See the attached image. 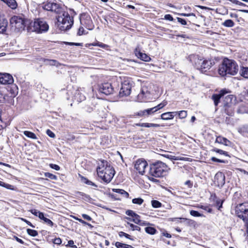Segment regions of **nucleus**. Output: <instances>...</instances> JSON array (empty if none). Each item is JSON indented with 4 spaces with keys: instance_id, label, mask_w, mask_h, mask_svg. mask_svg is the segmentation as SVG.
Instances as JSON below:
<instances>
[{
    "instance_id": "obj_1",
    "label": "nucleus",
    "mask_w": 248,
    "mask_h": 248,
    "mask_svg": "<svg viewBox=\"0 0 248 248\" xmlns=\"http://www.w3.org/2000/svg\"><path fill=\"white\" fill-rule=\"evenodd\" d=\"M44 9L47 11L53 12L58 15L56 16L58 26L61 31L69 30L74 23L73 17L71 16L68 12L64 11L63 8L56 3L48 2L46 3Z\"/></svg>"
},
{
    "instance_id": "obj_8",
    "label": "nucleus",
    "mask_w": 248,
    "mask_h": 248,
    "mask_svg": "<svg viewBox=\"0 0 248 248\" xmlns=\"http://www.w3.org/2000/svg\"><path fill=\"white\" fill-rule=\"evenodd\" d=\"M100 177L105 183H109L115 174V170L113 167L103 169L102 170L98 171L97 173Z\"/></svg>"
},
{
    "instance_id": "obj_51",
    "label": "nucleus",
    "mask_w": 248,
    "mask_h": 248,
    "mask_svg": "<svg viewBox=\"0 0 248 248\" xmlns=\"http://www.w3.org/2000/svg\"><path fill=\"white\" fill-rule=\"evenodd\" d=\"M211 160L214 162H219V163H226L227 162V161L225 160H221V159H218L215 157H212L211 158Z\"/></svg>"
},
{
    "instance_id": "obj_36",
    "label": "nucleus",
    "mask_w": 248,
    "mask_h": 248,
    "mask_svg": "<svg viewBox=\"0 0 248 248\" xmlns=\"http://www.w3.org/2000/svg\"><path fill=\"white\" fill-rule=\"evenodd\" d=\"M140 217L138 214L136 216L133 217L132 221L137 224L141 225V220H140Z\"/></svg>"
},
{
    "instance_id": "obj_55",
    "label": "nucleus",
    "mask_w": 248,
    "mask_h": 248,
    "mask_svg": "<svg viewBox=\"0 0 248 248\" xmlns=\"http://www.w3.org/2000/svg\"><path fill=\"white\" fill-rule=\"evenodd\" d=\"M46 133L47 135L51 138H54L55 137V134L49 129H47Z\"/></svg>"
},
{
    "instance_id": "obj_11",
    "label": "nucleus",
    "mask_w": 248,
    "mask_h": 248,
    "mask_svg": "<svg viewBox=\"0 0 248 248\" xmlns=\"http://www.w3.org/2000/svg\"><path fill=\"white\" fill-rule=\"evenodd\" d=\"M98 91L99 92L107 95L111 94L114 91L113 88L109 83H104L99 86Z\"/></svg>"
},
{
    "instance_id": "obj_7",
    "label": "nucleus",
    "mask_w": 248,
    "mask_h": 248,
    "mask_svg": "<svg viewBox=\"0 0 248 248\" xmlns=\"http://www.w3.org/2000/svg\"><path fill=\"white\" fill-rule=\"evenodd\" d=\"M12 27H14L18 31L24 30L27 25H30V21L28 20H24L22 17L14 16L10 21Z\"/></svg>"
},
{
    "instance_id": "obj_31",
    "label": "nucleus",
    "mask_w": 248,
    "mask_h": 248,
    "mask_svg": "<svg viewBox=\"0 0 248 248\" xmlns=\"http://www.w3.org/2000/svg\"><path fill=\"white\" fill-rule=\"evenodd\" d=\"M24 134L27 137L31 138L32 139H37V137L35 135V134L31 132L28 131H25L24 132Z\"/></svg>"
},
{
    "instance_id": "obj_48",
    "label": "nucleus",
    "mask_w": 248,
    "mask_h": 248,
    "mask_svg": "<svg viewBox=\"0 0 248 248\" xmlns=\"http://www.w3.org/2000/svg\"><path fill=\"white\" fill-rule=\"evenodd\" d=\"M167 104V102L166 101H163V102L161 103L160 104H158L157 106L155 107L154 108H156V111L165 107Z\"/></svg>"
},
{
    "instance_id": "obj_41",
    "label": "nucleus",
    "mask_w": 248,
    "mask_h": 248,
    "mask_svg": "<svg viewBox=\"0 0 248 248\" xmlns=\"http://www.w3.org/2000/svg\"><path fill=\"white\" fill-rule=\"evenodd\" d=\"M213 151L217 153H218L220 155H223L225 156H229V155L227 152L223 151L222 150H221V149H219L215 148L213 149Z\"/></svg>"
},
{
    "instance_id": "obj_56",
    "label": "nucleus",
    "mask_w": 248,
    "mask_h": 248,
    "mask_svg": "<svg viewBox=\"0 0 248 248\" xmlns=\"http://www.w3.org/2000/svg\"><path fill=\"white\" fill-rule=\"evenodd\" d=\"M53 243L56 245H60L62 243V240L60 238H56L53 239Z\"/></svg>"
},
{
    "instance_id": "obj_9",
    "label": "nucleus",
    "mask_w": 248,
    "mask_h": 248,
    "mask_svg": "<svg viewBox=\"0 0 248 248\" xmlns=\"http://www.w3.org/2000/svg\"><path fill=\"white\" fill-rule=\"evenodd\" d=\"M14 79L11 75L6 73H0V83L2 84H12L13 88H17L15 84H13Z\"/></svg>"
},
{
    "instance_id": "obj_30",
    "label": "nucleus",
    "mask_w": 248,
    "mask_h": 248,
    "mask_svg": "<svg viewBox=\"0 0 248 248\" xmlns=\"http://www.w3.org/2000/svg\"><path fill=\"white\" fill-rule=\"evenodd\" d=\"M146 232L150 234H155L156 232V229L152 227H147L145 228Z\"/></svg>"
},
{
    "instance_id": "obj_12",
    "label": "nucleus",
    "mask_w": 248,
    "mask_h": 248,
    "mask_svg": "<svg viewBox=\"0 0 248 248\" xmlns=\"http://www.w3.org/2000/svg\"><path fill=\"white\" fill-rule=\"evenodd\" d=\"M147 165L148 164L145 160L139 159L135 164V168L140 174L143 175Z\"/></svg>"
},
{
    "instance_id": "obj_46",
    "label": "nucleus",
    "mask_w": 248,
    "mask_h": 248,
    "mask_svg": "<svg viewBox=\"0 0 248 248\" xmlns=\"http://www.w3.org/2000/svg\"><path fill=\"white\" fill-rule=\"evenodd\" d=\"M92 46H98L103 48H107L108 47V46L106 44H103L102 43L98 42L97 43H93L92 44Z\"/></svg>"
},
{
    "instance_id": "obj_14",
    "label": "nucleus",
    "mask_w": 248,
    "mask_h": 248,
    "mask_svg": "<svg viewBox=\"0 0 248 248\" xmlns=\"http://www.w3.org/2000/svg\"><path fill=\"white\" fill-rule=\"evenodd\" d=\"M215 183L218 187H222L225 182V177L221 172L217 173L214 177Z\"/></svg>"
},
{
    "instance_id": "obj_62",
    "label": "nucleus",
    "mask_w": 248,
    "mask_h": 248,
    "mask_svg": "<svg viewBox=\"0 0 248 248\" xmlns=\"http://www.w3.org/2000/svg\"><path fill=\"white\" fill-rule=\"evenodd\" d=\"M65 44L70 46H82V44L79 43L65 42Z\"/></svg>"
},
{
    "instance_id": "obj_38",
    "label": "nucleus",
    "mask_w": 248,
    "mask_h": 248,
    "mask_svg": "<svg viewBox=\"0 0 248 248\" xmlns=\"http://www.w3.org/2000/svg\"><path fill=\"white\" fill-rule=\"evenodd\" d=\"M146 94H150V92L147 90V88L146 87H142L140 93L138 95L139 97L142 95H146Z\"/></svg>"
},
{
    "instance_id": "obj_19",
    "label": "nucleus",
    "mask_w": 248,
    "mask_h": 248,
    "mask_svg": "<svg viewBox=\"0 0 248 248\" xmlns=\"http://www.w3.org/2000/svg\"><path fill=\"white\" fill-rule=\"evenodd\" d=\"M216 142L224 144L226 146H230L231 142L225 138L218 136L216 138Z\"/></svg>"
},
{
    "instance_id": "obj_4",
    "label": "nucleus",
    "mask_w": 248,
    "mask_h": 248,
    "mask_svg": "<svg viewBox=\"0 0 248 248\" xmlns=\"http://www.w3.org/2000/svg\"><path fill=\"white\" fill-rule=\"evenodd\" d=\"M49 26L47 23L42 19H37L34 22H30V25L27 27L28 31L36 32L41 33L48 31Z\"/></svg>"
},
{
    "instance_id": "obj_54",
    "label": "nucleus",
    "mask_w": 248,
    "mask_h": 248,
    "mask_svg": "<svg viewBox=\"0 0 248 248\" xmlns=\"http://www.w3.org/2000/svg\"><path fill=\"white\" fill-rule=\"evenodd\" d=\"M223 201L217 199L216 201V205L218 207V209L219 210L222 207Z\"/></svg>"
},
{
    "instance_id": "obj_64",
    "label": "nucleus",
    "mask_w": 248,
    "mask_h": 248,
    "mask_svg": "<svg viewBox=\"0 0 248 248\" xmlns=\"http://www.w3.org/2000/svg\"><path fill=\"white\" fill-rule=\"evenodd\" d=\"M84 31V30L82 27H79V28L78 29V35H82L83 34Z\"/></svg>"
},
{
    "instance_id": "obj_43",
    "label": "nucleus",
    "mask_w": 248,
    "mask_h": 248,
    "mask_svg": "<svg viewBox=\"0 0 248 248\" xmlns=\"http://www.w3.org/2000/svg\"><path fill=\"white\" fill-rule=\"evenodd\" d=\"M237 112L238 113L243 114L247 113V111L246 110L245 106L242 105L239 106V108L237 110Z\"/></svg>"
},
{
    "instance_id": "obj_22",
    "label": "nucleus",
    "mask_w": 248,
    "mask_h": 248,
    "mask_svg": "<svg viewBox=\"0 0 248 248\" xmlns=\"http://www.w3.org/2000/svg\"><path fill=\"white\" fill-rule=\"evenodd\" d=\"M39 218L43 220L48 226L51 227L54 226V223L49 219L45 217L44 214H40Z\"/></svg>"
},
{
    "instance_id": "obj_35",
    "label": "nucleus",
    "mask_w": 248,
    "mask_h": 248,
    "mask_svg": "<svg viewBox=\"0 0 248 248\" xmlns=\"http://www.w3.org/2000/svg\"><path fill=\"white\" fill-rule=\"evenodd\" d=\"M151 204L154 208H159L162 205V203L157 200H152L151 201Z\"/></svg>"
},
{
    "instance_id": "obj_34",
    "label": "nucleus",
    "mask_w": 248,
    "mask_h": 248,
    "mask_svg": "<svg viewBox=\"0 0 248 248\" xmlns=\"http://www.w3.org/2000/svg\"><path fill=\"white\" fill-rule=\"evenodd\" d=\"M7 5L11 7L12 9H14L16 8L17 4L15 0H9Z\"/></svg>"
},
{
    "instance_id": "obj_32",
    "label": "nucleus",
    "mask_w": 248,
    "mask_h": 248,
    "mask_svg": "<svg viewBox=\"0 0 248 248\" xmlns=\"http://www.w3.org/2000/svg\"><path fill=\"white\" fill-rule=\"evenodd\" d=\"M135 116L140 117H147V115L146 114V109L143 110H140L139 112H137L135 113Z\"/></svg>"
},
{
    "instance_id": "obj_21",
    "label": "nucleus",
    "mask_w": 248,
    "mask_h": 248,
    "mask_svg": "<svg viewBox=\"0 0 248 248\" xmlns=\"http://www.w3.org/2000/svg\"><path fill=\"white\" fill-rule=\"evenodd\" d=\"M224 112L228 116H232L234 114L233 106H224Z\"/></svg>"
},
{
    "instance_id": "obj_28",
    "label": "nucleus",
    "mask_w": 248,
    "mask_h": 248,
    "mask_svg": "<svg viewBox=\"0 0 248 248\" xmlns=\"http://www.w3.org/2000/svg\"><path fill=\"white\" fill-rule=\"evenodd\" d=\"M222 25L226 27H232L234 25V23L231 19L226 20L223 23Z\"/></svg>"
},
{
    "instance_id": "obj_50",
    "label": "nucleus",
    "mask_w": 248,
    "mask_h": 248,
    "mask_svg": "<svg viewBox=\"0 0 248 248\" xmlns=\"http://www.w3.org/2000/svg\"><path fill=\"white\" fill-rule=\"evenodd\" d=\"M125 214L126 215L132 217H135L137 215L133 211L130 210H127Z\"/></svg>"
},
{
    "instance_id": "obj_5",
    "label": "nucleus",
    "mask_w": 248,
    "mask_h": 248,
    "mask_svg": "<svg viewBox=\"0 0 248 248\" xmlns=\"http://www.w3.org/2000/svg\"><path fill=\"white\" fill-rule=\"evenodd\" d=\"M235 215L248 226V202L238 204L235 208Z\"/></svg>"
},
{
    "instance_id": "obj_20",
    "label": "nucleus",
    "mask_w": 248,
    "mask_h": 248,
    "mask_svg": "<svg viewBox=\"0 0 248 248\" xmlns=\"http://www.w3.org/2000/svg\"><path fill=\"white\" fill-rule=\"evenodd\" d=\"M8 21L5 19H0V33H4L6 31Z\"/></svg>"
},
{
    "instance_id": "obj_15",
    "label": "nucleus",
    "mask_w": 248,
    "mask_h": 248,
    "mask_svg": "<svg viewBox=\"0 0 248 248\" xmlns=\"http://www.w3.org/2000/svg\"><path fill=\"white\" fill-rule=\"evenodd\" d=\"M135 55L138 58L140 59L141 60L145 62H149L151 60V58L146 54L143 53L140 51L138 48H136L134 51Z\"/></svg>"
},
{
    "instance_id": "obj_2",
    "label": "nucleus",
    "mask_w": 248,
    "mask_h": 248,
    "mask_svg": "<svg viewBox=\"0 0 248 248\" xmlns=\"http://www.w3.org/2000/svg\"><path fill=\"white\" fill-rule=\"evenodd\" d=\"M238 71V65L232 60L225 58L219 65L218 72L222 77L227 75H235Z\"/></svg>"
},
{
    "instance_id": "obj_60",
    "label": "nucleus",
    "mask_w": 248,
    "mask_h": 248,
    "mask_svg": "<svg viewBox=\"0 0 248 248\" xmlns=\"http://www.w3.org/2000/svg\"><path fill=\"white\" fill-rule=\"evenodd\" d=\"M164 19L169 21H173L174 20L173 17L170 14L165 15Z\"/></svg>"
},
{
    "instance_id": "obj_25",
    "label": "nucleus",
    "mask_w": 248,
    "mask_h": 248,
    "mask_svg": "<svg viewBox=\"0 0 248 248\" xmlns=\"http://www.w3.org/2000/svg\"><path fill=\"white\" fill-rule=\"evenodd\" d=\"M77 196L81 197L82 199L87 202H89L91 199L89 195L79 191L77 192Z\"/></svg>"
},
{
    "instance_id": "obj_63",
    "label": "nucleus",
    "mask_w": 248,
    "mask_h": 248,
    "mask_svg": "<svg viewBox=\"0 0 248 248\" xmlns=\"http://www.w3.org/2000/svg\"><path fill=\"white\" fill-rule=\"evenodd\" d=\"M21 219L23 221H24L25 223H26L28 225H29V226L31 227L32 228H34L35 227V226L33 225H32L31 222H30L29 221L27 220V219H26L25 218H21Z\"/></svg>"
},
{
    "instance_id": "obj_29",
    "label": "nucleus",
    "mask_w": 248,
    "mask_h": 248,
    "mask_svg": "<svg viewBox=\"0 0 248 248\" xmlns=\"http://www.w3.org/2000/svg\"><path fill=\"white\" fill-rule=\"evenodd\" d=\"M81 180L82 182L87 185L92 186H94L95 187H97V186L95 185L94 183L92 182V181L89 180L87 178L82 177H81Z\"/></svg>"
},
{
    "instance_id": "obj_61",
    "label": "nucleus",
    "mask_w": 248,
    "mask_h": 248,
    "mask_svg": "<svg viewBox=\"0 0 248 248\" xmlns=\"http://www.w3.org/2000/svg\"><path fill=\"white\" fill-rule=\"evenodd\" d=\"M82 217L84 219L88 221H91L92 220V217L89 215L85 214H82Z\"/></svg>"
},
{
    "instance_id": "obj_45",
    "label": "nucleus",
    "mask_w": 248,
    "mask_h": 248,
    "mask_svg": "<svg viewBox=\"0 0 248 248\" xmlns=\"http://www.w3.org/2000/svg\"><path fill=\"white\" fill-rule=\"evenodd\" d=\"M127 224L130 226V229L132 231L136 230L138 231H140V228L139 226L135 225L133 224L130 223L129 222H127Z\"/></svg>"
},
{
    "instance_id": "obj_52",
    "label": "nucleus",
    "mask_w": 248,
    "mask_h": 248,
    "mask_svg": "<svg viewBox=\"0 0 248 248\" xmlns=\"http://www.w3.org/2000/svg\"><path fill=\"white\" fill-rule=\"evenodd\" d=\"M179 16H193L195 17H196V15L195 14H194V13H189V14H185V13H178L177 14Z\"/></svg>"
},
{
    "instance_id": "obj_24",
    "label": "nucleus",
    "mask_w": 248,
    "mask_h": 248,
    "mask_svg": "<svg viewBox=\"0 0 248 248\" xmlns=\"http://www.w3.org/2000/svg\"><path fill=\"white\" fill-rule=\"evenodd\" d=\"M115 246L117 248H135L131 245L119 242H116L115 244Z\"/></svg>"
},
{
    "instance_id": "obj_13",
    "label": "nucleus",
    "mask_w": 248,
    "mask_h": 248,
    "mask_svg": "<svg viewBox=\"0 0 248 248\" xmlns=\"http://www.w3.org/2000/svg\"><path fill=\"white\" fill-rule=\"evenodd\" d=\"M229 93L226 89L221 90L218 93L214 94L212 96V99L214 101V105L217 106L220 102V98L224 95Z\"/></svg>"
},
{
    "instance_id": "obj_26",
    "label": "nucleus",
    "mask_w": 248,
    "mask_h": 248,
    "mask_svg": "<svg viewBox=\"0 0 248 248\" xmlns=\"http://www.w3.org/2000/svg\"><path fill=\"white\" fill-rule=\"evenodd\" d=\"M240 75L246 78H248V67H242L240 70Z\"/></svg>"
},
{
    "instance_id": "obj_59",
    "label": "nucleus",
    "mask_w": 248,
    "mask_h": 248,
    "mask_svg": "<svg viewBox=\"0 0 248 248\" xmlns=\"http://www.w3.org/2000/svg\"><path fill=\"white\" fill-rule=\"evenodd\" d=\"M159 126V124H151V123H146V127H157Z\"/></svg>"
},
{
    "instance_id": "obj_37",
    "label": "nucleus",
    "mask_w": 248,
    "mask_h": 248,
    "mask_svg": "<svg viewBox=\"0 0 248 248\" xmlns=\"http://www.w3.org/2000/svg\"><path fill=\"white\" fill-rule=\"evenodd\" d=\"M164 156L171 160H184V159L179 158V157L175 156L170 155H164Z\"/></svg>"
},
{
    "instance_id": "obj_44",
    "label": "nucleus",
    "mask_w": 248,
    "mask_h": 248,
    "mask_svg": "<svg viewBox=\"0 0 248 248\" xmlns=\"http://www.w3.org/2000/svg\"><path fill=\"white\" fill-rule=\"evenodd\" d=\"M146 110L148 117L156 111V108H155L154 107L146 109Z\"/></svg>"
},
{
    "instance_id": "obj_3",
    "label": "nucleus",
    "mask_w": 248,
    "mask_h": 248,
    "mask_svg": "<svg viewBox=\"0 0 248 248\" xmlns=\"http://www.w3.org/2000/svg\"><path fill=\"white\" fill-rule=\"evenodd\" d=\"M169 170L170 168L165 163L157 161L150 164L149 173L155 177H162Z\"/></svg>"
},
{
    "instance_id": "obj_33",
    "label": "nucleus",
    "mask_w": 248,
    "mask_h": 248,
    "mask_svg": "<svg viewBox=\"0 0 248 248\" xmlns=\"http://www.w3.org/2000/svg\"><path fill=\"white\" fill-rule=\"evenodd\" d=\"M27 233L33 237H35L38 235V233L37 231L34 230H32L31 229H27Z\"/></svg>"
},
{
    "instance_id": "obj_49",
    "label": "nucleus",
    "mask_w": 248,
    "mask_h": 248,
    "mask_svg": "<svg viewBox=\"0 0 248 248\" xmlns=\"http://www.w3.org/2000/svg\"><path fill=\"white\" fill-rule=\"evenodd\" d=\"M30 211L31 213V214H32L33 215H34V216H35L36 217H38L39 218L40 214H44L43 213L41 212L36 209H31Z\"/></svg>"
},
{
    "instance_id": "obj_17",
    "label": "nucleus",
    "mask_w": 248,
    "mask_h": 248,
    "mask_svg": "<svg viewBox=\"0 0 248 248\" xmlns=\"http://www.w3.org/2000/svg\"><path fill=\"white\" fill-rule=\"evenodd\" d=\"M111 168L112 167L110 166V164L106 160H102L100 163H99V166L97 168V171L99 170H102L103 169H106L108 168Z\"/></svg>"
},
{
    "instance_id": "obj_23",
    "label": "nucleus",
    "mask_w": 248,
    "mask_h": 248,
    "mask_svg": "<svg viewBox=\"0 0 248 248\" xmlns=\"http://www.w3.org/2000/svg\"><path fill=\"white\" fill-rule=\"evenodd\" d=\"M238 131L243 136H247L248 135V125H243L239 127Z\"/></svg>"
},
{
    "instance_id": "obj_47",
    "label": "nucleus",
    "mask_w": 248,
    "mask_h": 248,
    "mask_svg": "<svg viewBox=\"0 0 248 248\" xmlns=\"http://www.w3.org/2000/svg\"><path fill=\"white\" fill-rule=\"evenodd\" d=\"M190 214L193 217H196L202 216V214H200L198 211H195V210H191L190 211Z\"/></svg>"
},
{
    "instance_id": "obj_27",
    "label": "nucleus",
    "mask_w": 248,
    "mask_h": 248,
    "mask_svg": "<svg viewBox=\"0 0 248 248\" xmlns=\"http://www.w3.org/2000/svg\"><path fill=\"white\" fill-rule=\"evenodd\" d=\"M112 191L115 192L119 193V194L123 195L124 197H126V198L128 197V196H129V194L127 192H126L125 190H123V189H113Z\"/></svg>"
},
{
    "instance_id": "obj_6",
    "label": "nucleus",
    "mask_w": 248,
    "mask_h": 248,
    "mask_svg": "<svg viewBox=\"0 0 248 248\" xmlns=\"http://www.w3.org/2000/svg\"><path fill=\"white\" fill-rule=\"evenodd\" d=\"M215 64V60L212 59L208 60L198 59L197 62H195L197 68L203 73L206 72Z\"/></svg>"
},
{
    "instance_id": "obj_40",
    "label": "nucleus",
    "mask_w": 248,
    "mask_h": 248,
    "mask_svg": "<svg viewBox=\"0 0 248 248\" xmlns=\"http://www.w3.org/2000/svg\"><path fill=\"white\" fill-rule=\"evenodd\" d=\"M44 175L45 177H48L51 180H56L58 179L57 176L56 175H54L49 172H45Z\"/></svg>"
},
{
    "instance_id": "obj_42",
    "label": "nucleus",
    "mask_w": 248,
    "mask_h": 248,
    "mask_svg": "<svg viewBox=\"0 0 248 248\" xmlns=\"http://www.w3.org/2000/svg\"><path fill=\"white\" fill-rule=\"evenodd\" d=\"M144 202V200L140 198H135L132 200V203L134 204H137L138 205H141Z\"/></svg>"
},
{
    "instance_id": "obj_57",
    "label": "nucleus",
    "mask_w": 248,
    "mask_h": 248,
    "mask_svg": "<svg viewBox=\"0 0 248 248\" xmlns=\"http://www.w3.org/2000/svg\"><path fill=\"white\" fill-rule=\"evenodd\" d=\"M177 20L178 22L180 23L183 25H186L187 24L186 20L180 17H177Z\"/></svg>"
},
{
    "instance_id": "obj_39",
    "label": "nucleus",
    "mask_w": 248,
    "mask_h": 248,
    "mask_svg": "<svg viewBox=\"0 0 248 248\" xmlns=\"http://www.w3.org/2000/svg\"><path fill=\"white\" fill-rule=\"evenodd\" d=\"M176 114H178L179 118L184 119L187 116V111L185 110H181L179 112H177Z\"/></svg>"
},
{
    "instance_id": "obj_53",
    "label": "nucleus",
    "mask_w": 248,
    "mask_h": 248,
    "mask_svg": "<svg viewBox=\"0 0 248 248\" xmlns=\"http://www.w3.org/2000/svg\"><path fill=\"white\" fill-rule=\"evenodd\" d=\"M66 247H70L74 248H77L76 245H74V242L73 240H69L68 242V244L66 245Z\"/></svg>"
},
{
    "instance_id": "obj_18",
    "label": "nucleus",
    "mask_w": 248,
    "mask_h": 248,
    "mask_svg": "<svg viewBox=\"0 0 248 248\" xmlns=\"http://www.w3.org/2000/svg\"><path fill=\"white\" fill-rule=\"evenodd\" d=\"M177 112H167L162 113L160 117L161 119L163 120H169L173 119L174 118V114H176Z\"/></svg>"
},
{
    "instance_id": "obj_16",
    "label": "nucleus",
    "mask_w": 248,
    "mask_h": 248,
    "mask_svg": "<svg viewBox=\"0 0 248 248\" xmlns=\"http://www.w3.org/2000/svg\"><path fill=\"white\" fill-rule=\"evenodd\" d=\"M236 99L234 96L233 95H228L226 96L223 101V106H233V100L235 101Z\"/></svg>"
},
{
    "instance_id": "obj_58",
    "label": "nucleus",
    "mask_w": 248,
    "mask_h": 248,
    "mask_svg": "<svg viewBox=\"0 0 248 248\" xmlns=\"http://www.w3.org/2000/svg\"><path fill=\"white\" fill-rule=\"evenodd\" d=\"M49 166L51 169H54L56 170H59L60 169V167L56 164H50Z\"/></svg>"
},
{
    "instance_id": "obj_10",
    "label": "nucleus",
    "mask_w": 248,
    "mask_h": 248,
    "mask_svg": "<svg viewBox=\"0 0 248 248\" xmlns=\"http://www.w3.org/2000/svg\"><path fill=\"white\" fill-rule=\"evenodd\" d=\"M132 85L129 80H124L121 84L119 92L120 96H128L131 93Z\"/></svg>"
}]
</instances>
